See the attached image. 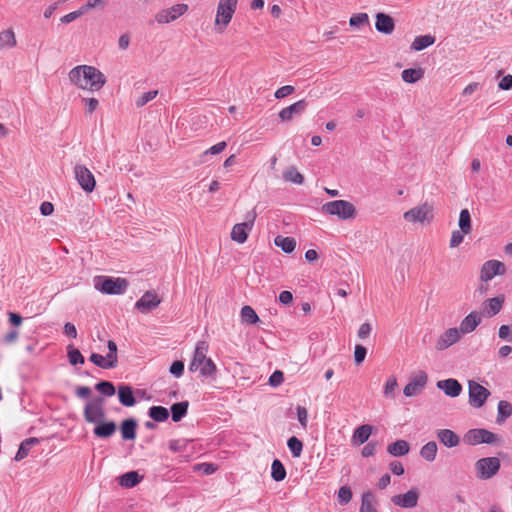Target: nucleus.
<instances>
[{"label": "nucleus", "mask_w": 512, "mask_h": 512, "mask_svg": "<svg viewBox=\"0 0 512 512\" xmlns=\"http://www.w3.org/2000/svg\"><path fill=\"white\" fill-rule=\"evenodd\" d=\"M70 81L80 89L100 90L106 83L105 75L97 68L89 65L74 67L69 72Z\"/></svg>", "instance_id": "f257e3e1"}, {"label": "nucleus", "mask_w": 512, "mask_h": 512, "mask_svg": "<svg viewBox=\"0 0 512 512\" xmlns=\"http://www.w3.org/2000/svg\"><path fill=\"white\" fill-rule=\"evenodd\" d=\"M208 349L209 344L207 341H199L196 344L193 359L189 365V370L191 372L199 370L201 376L215 378L217 368L213 360L206 356Z\"/></svg>", "instance_id": "f03ea898"}, {"label": "nucleus", "mask_w": 512, "mask_h": 512, "mask_svg": "<svg viewBox=\"0 0 512 512\" xmlns=\"http://www.w3.org/2000/svg\"><path fill=\"white\" fill-rule=\"evenodd\" d=\"M434 218V207L428 202L417 205L403 213V219L411 224H430Z\"/></svg>", "instance_id": "7ed1b4c3"}, {"label": "nucleus", "mask_w": 512, "mask_h": 512, "mask_svg": "<svg viewBox=\"0 0 512 512\" xmlns=\"http://www.w3.org/2000/svg\"><path fill=\"white\" fill-rule=\"evenodd\" d=\"M128 285L129 283L125 278H113L107 276H99L95 278V288L103 294H123Z\"/></svg>", "instance_id": "20e7f679"}, {"label": "nucleus", "mask_w": 512, "mask_h": 512, "mask_svg": "<svg viewBox=\"0 0 512 512\" xmlns=\"http://www.w3.org/2000/svg\"><path fill=\"white\" fill-rule=\"evenodd\" d=\"M83 416L86 422L96 424L106 418L105 399L101 396L94 397L84 407Z\"/></svg>", "instance_id": "39448f33"}, {"label": "nucleus", "mask_w": 512, "mask_h": 512, "mask_svg": "<svg viewBox=\"0 0 512 512\" xmlns=\"http://www.w3.org/2000/svg\"><path fill=\"white\" fill-rule=\"evenodd\" d=\"M321 211L324 214L337 216L340 220H347L352 217V203L345 200H334L322 205Z\"/></svg>", "instance_id": "423d86ee"}, {"label": "nucleus", "mask_w": 512, "mask_h": 512, "mask_svg": "<svg viewBox=\"0 0 512 512\" xmlns=\"http://www.w3.org/2000/svg\"><path fill=\"white\" fill-rule=\"evenodd\" d=\"M500 466V460L497 457L481 458L475 463L476 476L481 480L490 479L498 473Z\"/></svg>", "instance_id": "0eeeda50"}, {"label": "nucleus", "mask_w": 512, "mask_h": 512, "mask_svg": "<svg viewBox=\"0 0 512 512\" xmlns=\"http://www.w3.org/2000/svg\"><path fill=\"white\" fill-rule=\"evenodd\" d=\"M237 4L238 0H219L215 24L222 26L220 32H223L224 28H226L232 20V17L237 8Z\"/></svg>", "instance_id": "6e6552de"}, {"label": "nucleus", "mask_w": 512, "mask_h": 512, "mask_svg": "<svg viewBox=\"0 0 512 512\" xmlns=\"http://www.w3.org/2000/svg\"><path fill=\"white\" fill-rule=\"evenodd\" d=\"M469 404L474 408H481L488 397L490 391L474 380L468 381Z\"/></svg>", "instance_id": "1a4fd4ad"}, {"label": "nucleus", "mask_w": 512, "mask_h": 512, "mask_svg": "<svg viewBox=\"0 0 512 512\" xmlns=\"http://www.w3.org/2000/svg\"><path fill=\"white\" fill-rule=\"evenodd\" d=\"M256 212L252 210L247 213L246 221L243 223L235 224L231 231V239L239 244L244 243L248 237V231H250L254 225L256 219Z\"/></svg>", "instance_id": "9d476101"}, {"label": "nucleus", "mask_w": 512, "mask_h": 512, "mask_svg": "<svg viewBox=\"0 0 512 512\" xmlns=\"http://www.w3.org/2000/svg\"><path fill=\"white\" fill-rule=\"evenodd\" d=\"M464 442L468 445H478L482 443L493 444L497 441V436L486 429H470L464 435Z\"/></svg>", "instance_id": "9b49d317"}, {"label": "nucleus", "mask_w": 512, "mask_h": 512, "mask_svg": "<svg viewBox=\"0 0 512 512\" xmlns=\"http://www.w3.org/2000/svg\"><path fill=\"white\" fill-rule=\"evenodd\" d=\"M74 175L78 184L86 193L94 191L96 187L95 177L85 165L76 164L74 167Z\"/></svg>", "instance_id": "f8f14e48"}, {"label": "nucleus", "mask_w": 512, "mask_h": 512, "mask_svg": "<svg viewBox=\"0 0 512 512\" xmlns=\"http://www.w3.org/2000/svg\"><path fill=\"white\" fill-rule=\"evenodd\" d=\"M506 273V267L504 263L499 260H488L483 263L480 270L479 279L482 282H489L495 276H501Z\"/></svg>", "instance_id": "ddd939ff"}, {"label": "nucleus", "mask_w": 512, "mask_h": 512, "mask_svg": "<svg viewBox=\"0 0 512 512\" xmlns=\"http://www.w3.org/2000/svg\"><path fill=\"white\" fill-rule=\"evenodd\" d=\"M460 339L461 334L458 328H448L438 335L434 342V348L436 351H444L459 342Z\"/></svg>", "instance_id": "4468645a"}, {"label": "nucleus", "mask_w": 512, "mask_h": 512, "mask_svg": "<svg viewBox=\"0 0 512 512\" xmlns=\"http://www.w3.org/2000/svg\"><path fill=\"white\" fill-rule=\"evenodd\" d=\"M428 380V376L424 371L416 372L408 384L404 387L403 393L406 397H412L421 392L425 387Z\"/></svg>", "instance_id": "2eb2a0df"}, {"label": "nucleus", "mask_w": 512, "mask_h": 512, "mask_svg": "<svg viewBox=\"0 0 512 512\" xmlns=\"http://www.w3.org/2000/svg\"><path fill=\"white\" fill-rule=\"evenodd\" d=\"M187 9H188V6L186 4L173 5L170 8L163 9V10L159 11L155 15V20L159 24L169 23L171 21L176 20L181 15H183L187 11Z\"/></svg>", "instance_id": "dca6fc26"}, {"label": "nucleus", "mask_w": 512, "mask_h": 512, "mask_svg": "<svg viewBox=\"0 0 512 512\" xmlns=\"http://www.w3.org/2000/svg\"><path fill=\"white\" fill-rule=\"evenodd\" d=\"M161 299L153 290L146 291L143 296L135 303V308L141 313H149L159 306Z\"/></svg>", "instance_id": "f3484780"}, {"label": "nucleus", "mask_w": 512, "mask_h": 512, "mask_svg": "<svg viewBox=\"0 0 512 512\" xmlns=\"http://www.w3.org/2000/svg\"><path fill=\"white\" fill-rule=\"evenodd\" d=\"M307 107L308 102L305 99H301L292 105L283 108L279 112V118L282 121H291L294 116H300L302 113H304Z\"/></svg>", "instance_id": "a211bd4d"}, {"label": "nucleus", "mask_w": 512, "mask_h": 512, "mask_svg": "<svg viewBox=\"0 0 512 512\" xmlns=\"http://www.w3.org/2000/svg\"><path fill=\"white\" fill-rule=\"evenodd\" d=\"M481 321V314L477 311H472L462 319L458 331H460L461 336L463 334L472 333L478 327Z\"/></svg>", "instance_id": "6ab92c4d"}, {"label": "nucleus", "mask_w": 512, "mask_h": 512, "mask_svg": "<svg viewBox=\"0 0 512 512\" xmlns=\"http://www.w3.org/2000/svg\"><path fill=\"white\" fill-rule=\"evenodd\" d=\"M436 386L438 389L442 390L445 395L452 398L458 397L463 390L459 381L453 378L439 380Z\"/></svg>", "instance_id": "aec40b11"}, {"label": "nucleus", "mask_w": 512, "mask_h": 512, "mask_svg": "<svg viewBox=\"0 0 512 512\" xmlns=\"http://www.w3.org/2000/svg\"><path fill=\"white\" fill-rule=\"evenodd\" d=\"M419 494L416 490L411 489L405 494H399L392 498V501L395 505H398L402 508H413L416 506L418 501Z\"/></svg>", "instance_id": "412c9836"}, {"label": "nucleus", "mask_w": 512, "mask_h": 512, "mask_svg": "<svg viewBox=\"0 0 512 512\" xmlns=\"http://www.w3.org/2000/svg\"><path fill=\"white\" fill-rule=\"evenodd\" d=\"M375 28L380 33L390 35L395 29V23L391 16L384 13H377Z\"/></svg>", "instance_id": "4be33fe9"}, {"label": "nucleus", "mask_w": 512, "mask_h": 512, "mask_svg": "<svg viewBox=\"0 0 512 512\" xmlns=\"http://www.w3.org/2000/svg\"><path fill=\"white\" fill-rule=\"evenodd\" d=\"M504 301V295H498L496 297L485 300L483 303V310L486 316L493 317L497 315L502 310Z\"/></svg>", "instance_id": "5701e85b"}, {"label": "nucleus", "mask_w": 512, "mask_h": 512, "mask_svg": "<svg viewBox=\"0 0 512 512\" xmlns=\"http://www.w3.org/2000/svg\"><path fill=\"white\" fill-rule=\"evenodd\" d=\"M436 436L445 447L453 448L460 444V437L450 429H439Z\"/></svg>", "instance_id": "b1692460"}, {"label": "nucleus", "mask_w": 512, "mask_h": 512, "mask_svg": "<svg viewBox=\"0 0 512 512\" xmlns=\"http://www.w3.org/2000/svg\"><path fill=\"white\" fill-rule=\"evenodd\" d=\"M116 431V424L113 421L109 422H98L93 430L95 436L99 438H108L112 436Z\"/></svg>", "instance_id": "393cba45"}, {"label": "nucleus", "mask_w": 512, "mask_h": 512, "mask_svg": "<svg viewBox=\"0 0 512 512\" xmlns=\"http://www.w3.org/2000/svg\"><path fill=\"white\" fill-rule=\"evenodd\" d=\"M118 397L120 403L124 406L131 407L136 403L133 390L128 385L122 384L118 386Z\"/></svg>", "instance_id": "a878e982"}, {"label": "nucleus", "mask_w": 512, "mask_h": 512, "mask_svg": "<svg viewBox=\"0 0 512 512\" xmlns=\"http://www.w3.org/2000/svg\"><path fill=\"white\" fill-rule=\"evenodd\" d=\"M137 421L133 418L126 419L121 424V435L124 440L136 438Z\"/></svg>", "instance_id": "bb28decb"}, {"label": "nucleus", "mask_w": 512, "mask_h": 512, "mask_svg": "<svg viewBox=\"0 0 512 512\" xmlns=\"http://www.w3.org/2000/svg\"><path fill=\"white\" fill-rule=\"evenodd\" d=\"M38 443H39V439L35 438V437L25 439L20 444V447H19L14 459L16 461H21L22 459H24L25 457L28 456L31 448Z\"/></svg>", "instance_id": "cd10ccee"}, {"label": "nucleus", "mask_w": 512, "mask_h": 512, "mask_svg": "<svg viewBox=\"0 0 512 512\" xmlns=\"http://www.w3.org/2000/svg\"><path fill=\"white\" fill-rule=\"evenodd\" d=\"M142 479L137 471H129L119 477V484L125 488L135 487Z\"/></svg>", "instance_id": "c85d7f7f"}, {"label": "nucleus", "mask_w": 512, "mask_h": 512, "mask_svg": "<svg viewBox=\"0 0 512 512\" xmlns=\"http://www.w3.org/2000/svg\"><path fill=\"white\" fill-rule=\"evenodd\" d=\"M423 76L424 70L422 68H409L403 70L401 73L402 80L409 84L418 82Z\"/></svg>", "instance_id": "c756f323"}, {"label": "nucleus", "mask_w": 512, "mask_h": 512, "mask_svg": "<svg viewBox=\"0 0 512 512\" xmlns=\"http://www.w3.org/2000/svg\"><path fill=\"white\" fill-rule=\"evenodd\" d=\"M434 42H435L434 36H432L430 34L420 35V36L415 37V39L413 40V42L411 44V49L414 51H421V50H424L425 48L433 45Z\"/></svg>", "instance_id": "7c9ffc66"}, {"label": "nucleus", "mask_w": 512, "mask_h": 512, "mask_svg": "<svg viewBox=\"0 0 512 512\" xmlns=\"http://www.w3.org/2000/svg\"><path fill=\"white\" fill-rule=\"evenodd\" d=\"M409 444L405 440H397L387 446V452L393 456H404L409 452Z\"/></svg>", "instance_id": "2f4dec72"}, {"label": "nucleus", "mask_w": 512, "mask_h": 512, "mask_svg": "<svg viewBox=\"0 0 512 512\" xmlns=\"http://www.w3.org/2000/svg\"><path fill=\"white\" fill-rule=\"evenodd\" d=\"M373 430V426L369 424L359 426L354 430V441H357L359 444L365 443L373 433Z\"/></svg>", "instance_id": "473e14b6"}, {"label": "nucleus", "mask_w": 512, "mask_h": 512, "mask_svg": "<svg viewBox=\"0 0 512 512\" xmlns=\"http://www.w3.org/2000/svg\"><path fill=\"white\" fill-rule=\"evenodd\" d=\"M459 230L464 234H469L472 231L471 215L468 209H462L459 214L458 221Z\"/></svg>", "instance_id": "72a5a7b5"}, {"label": "nucleus", "mask_w": 512, "mask_h": 512, "mask_svg": "<svg viewBox=\"0 0 512 512\" xmlns=\"http://www.w3.org/2000/svg\"><path fill=\"white\" fill-rule=\"evenodd\" d=\"M148 416L155 422H165L169 418V411L163 406H152L148 410Z\"/></svg>", "instance_id": "f704fd0d"}, {"label": "nucleus", "mask_w": 512, "mask_h": 512, "mask_svg": "<svg viewBox=\"0 0 512 512\" xmlns=\"http://www.w3.org/2000/svg\"><path fill=\"white\" fill-rule=\"evenodd\" d=\"M189 407L188 401L174 403L171 406V415L174 422H179L187 414Z\"/></svg>", "instance_id": "c9c22d12"}, {"label": "nucleus", "mask_w": 512, "mask_h": 512, "mask_svg": "<svg viewBox=\"0 0 512 512\" xmlns=\"http://www.w3.org/2000/svg\"><path fill=\"white\" fill-rule=\"evenodd\" d=\"M240 316L241 321L248 325H254L260 320L255 310L249 305L242 307Z\"/></svg>", "instance_id": "e433bc0d"}, {"label": "nucleus", "mask_w": 512, "mask_h": 512, "mask_svg": "<svg viewBox=\"0 0 512 512\" xmlns=\"http://www.w3.org/2000/svg\"><path fill=\"white\" fill-rule=\"evenodd\" d=\"M17 44L15 33L11 29L0 32V50L13 48Z\"/></svg>", "instance_id": "4c0bfd02"}, {"label": "nucleus", "mask_w": 512, "mask_h": 512, "mask_svg": "<svg viewBox=\"0 0 512 512\" xmlns=\"http://www.w3.org/2000/svg\"><path fill=\"white\" fill-rule=\"evenodd\" d=\"M274 244L280 247L285 253H291L296 247V241L293 237L277 236L274 239Z\"/></svg>", "instance_id": "58836bf2"}, {"label": "nucleus", "mask_w": 512, "mask_h": 512, "mask_svg": "<svg viewBox=\"0 0 512 512\" xmlns=\"http://www.w3.org/2000/svg\"><path fill=\"white\" fill-rule=\"evenodd\" d=\"M89 360L96 366L102 368V369H111L115 368L117 365L114 363V361L110 360L106 356H102L98 353H92L90 355Z\"/></svg>", "instance_id": "ea45409f"}, {"label": "nucleus", "mask_w": 512, "mask_h": 512, "mask_svg": "<svg viewBox=\"0 0 512 512\" xmlns=\"http://www.w3.org/2000/svg\"><path fill=\"white\" fill-rule=\"evenodd\" d=\"M283 179L287 182L301 185L304 182V176L298 172L296 167L290 166L283 172Z\"/></svg>", "instance_id": "a19ab883"}, {"label": "nucleus", "mask_w": 512, "mask_h": 512, "mask_svg": "<svg viewBox=\"0 0 512 512\" xmlns=\"http://www.w3.org/2000/svg\"><path fill=\"white\" fill-rule=\"evenodd\" d=\"M498 413L496 422L498 424H503L507 418H509L512 414V405L507 401H500L498 403Z\"/></svg>", "instance_id": "79ce46f5"}, {"label": "nucleus", "mask_w": 512, "mask_h": 512, "mask_svg": "<svg viewBox=\"0 0 512 512\" xmlns=\"http://www.w3.org/2000/svg\"><path fill=\"white\" fill-rule=\"evenodd\" d=\"M437 444L434 441H430L422 446L420 450V456L428 462L435 460L437 455Z\"/></svg>", "instance_id": "37998d69"}, {"label": "nucleus", "mask_w": 512, "mask_h": 512, "mask_svg": "<svg viewBox=\"0 0 512 512\" xmlns=\"http://www.w3.org/2000/svg\"><path fill=\"white\" fill-rule=\"evenodd\" d=\"M271 477L279 482V481H282L285 479L286 477V469L284 467V465L282 464V462L278 459H275L273 462H272V466H271Z\"/></svg>", "instance_id": "c03bdc74"}, {"label": "nucleus", "mask_w": 512, "mask_h": 512, "mask_svg": "<svg viewBox=\"0 0 512 512\" xmlns=\"http://www.w3.org/2000/svg\"><path fill=\"white\" fill-rule=\"evenodd\" d=\"M287 446L293 457H300L303 450V443L297 437L292 436L287 441Z\"/></svg>", "instance_id": "a18cd8bd"}, {"label": "nucleus", "mask_w": 512, "mask_h": 512, "mask_svg": "<svg viewBox=\"0 0 512 512\" xmlns=\"http://www.w3.org/2000/svg\"><path fill=\"white\" fill-rule=\"evenodd\" d=\"M397 387H398V383H397L396 377L390 376L384 385V390H383L384 396L389 399L394 398L395 391H396Z\"/></svg>", "instance_id": "49530a36"}, {"label": "nucleus", "mask_w": 512, "mask_h": 512, "mask_svg": "<svg viewBox=\"0 0 512 512\" xmlns=\"http://www.w3.org/2000/svg\"><path fill=\"white\" fill-rule=\"evenodd\" d=\"M68 349V359L71 365H77V364H83L84 363V357L81 354V352L74 348L73 345H69L67 347Z\"/></svg>", "instance_id": "de8ad7c7"}, {"label": "nucleus", "mask_w": 512, "mask_h": 512, "mask_svg": "<svg viewBox=\"0 0 512 512\" xmlns=\"http://www.w3.org/2000/svg\"><path fill=\"white\" fill-rule=\"evenodd\" d=\"M95 389L104 396H113L115 394V387L109 381H100L95 385Z\"/></svg>", "instance_id": "09e8293b"}, {"label": "nucleus", "mask_w": 512, "mask_h": 512, "mask_svg": "<svg viewBox=\"0 0 512 512\" xmlns=\"http://www.w3.org/2000/svg\"><path fill=\"white\" fill-rule=\"evenodd\" d=\"M157 95H158V91L157 90H152V91H149V92H145L136 100L135 104L139 108L143 107L148 102H150L151 100L155 99Z\"/></svg>", "instance_id": "8fccbe9b"}, {"label": "nucleus", "mask_w": 512, "mask_h": 512, "mask_svg": "<svg viewBox=\"0 0 512 512\" xmlns=\"http://www.w3.org/2000/svg\"><path fill=\"white\" fill-rule=\"evenodd\" d=\"M352 498V490L348 485L342 486L338 492V501L341 504L348 503Z\"/></svg>", "instance_id": "3c124183"}, {"label": "nucleus", "mask_w": 512, "mask_h": 512, "mask_svg": "<svg viewBox=\"0 0 512 512\" xmlns=\"http://www.w3.org/2000/svg\"><path fill=\"white\" fill-rule=\"evenodd\" d=\"M464 233L461 230H454L451 234L449 246L450 248L458 247L464 240Z\"/></svg>", "instance_id": "603ef678"}, {"label": "nucleus", "mask_w": 512, "mask_h": 512, "mask_svg": "<svg viewBox=\"0 0 512 512\" xmlns=\"http://www.w3.org/2000/svg\"><path fill=\"white\" fill-rule=\"evenodd\" d=\"M226 147H227V143L225 141L219 142V143L213 145L212 147H210L209 149L205 150L202 154V157L204 158L208 154L217 155V154L221 153Z\"/></svg>", "instance_id": "864d4df0"}, {"label": "nucleus", "mask_w": 512, "mask_h": 512, "mask_svg": "<svg viewBox=\"0 0 512 512\" xmlns=\"http://www.w3.org/2000/svg\"><path fill=\"white\" fill-rule=\"evenodd\" d=\"M367 354V349L362 345H356L354 347V362L361 364Z\"/></svg>", "instance_id": "5fc2aeb1"}, {"label": "nucleus", "mask_w": 512, "mask_h": 512, "mask_svg": "<svg viewBox=\"0 0 512 512\" xmlns=\"http://www.w3.org/2000/svg\"><path fill=\"white\" fill-rule=\"evenodd\" d=\"M187 442L183 439H173L169 442V449L173 452H181L186 449Z\"/></svg>", "instance_id": "6e6d98bb"}, {"label": "nucleus", "mask_w": 512, "mask_h": 512, "mask_svg": "<svg viewBox=\"0 0 512 512\" xmlns=\"http://www.w3.org/2000/svg\"><path fill=\"white\" fill-rule=\"evenodd\" d=\"M294 91H295V88L293 86L285 85V86L278 88L275 91L274 96L276 99H282V98H285L286 96L291 95Z\"/></svg>", "instance_id": "4d7b16f0"}, {"label": "nucleus", "mask_w": 512, "mask_h": 512, "mask_svg": "<svg viewBox=\"0 0 512 512\" xmlns=\"http://www.w3.org/2000/svg\"><path fill=\"white\" fill-rule=\"evenodd\" d=\"M107 347H108L107 358L114 361V363L117 365L118 364V356H117L116 343L112 340H109L107 343Z\"/></svg>", "instance_id": "13d9d810"}, {"label": "nucleus", "mask_w": 512, "mask_h": 512, "mask_svg": "<svg viewBox=\"0 0 512 512\" xmlns=\"http://www.w3.org/2000/svg\"><path fill=\"white\" fill-rule=\"evenodd\" d=\"M498 336L502 340L512 341V327L501 325L498 330Z\"/></svg>", "instance_id": "bf43d9fd"}, {"label": "nucleus", "mask_w": 512, "mask_h": 512, "mask_svg": "<svg viewBox=\"0 0 512 512\" xmlns=\"http://www.w3.org/2000/svg\"><path fill=\"white\" fill-rule=\"evenodd\" d=\"M83 11L80 10V8L78 10H75L71 13H68L66 15H64L63 17L60 18V21L61 23L63 24H68V23H71L73 22L74 20H76L77 18L83 16Z\"/></svg>", "instance_id": "052dcab7"}, {"label": "nucleus", "mask_w": 512, "mask_h": 512, "mask_svg": "<svg viewBox=\"0 0 512 512\" xmlns=\"http://www.w3.org/2000/svg\"><path fill=\"white\" fill-rule=\"evenodd\" d=\"M284 381V374L282 371L276 370L269 377V384L273 387L279 386Z\"/></svg>", "instance_id": "680f3d73"}, {"label": "nucleus", "mask_w": 512, "mask_h": 512, "mask_svg": "<svg viewBox=\"0 0 512 512\" xmlns=\"http://www.w3.org/2000/svg\"><path fill=\"white\" fill-rule=\"evenodd\" d=\"M170 373L176 377H180L184 372V363L182 361H174L169 369Z\"/></svg>", "instance_id": "e2e57ef3"}, {"label": "nucleus", "mask_w": 512, "mask_h": 512, "mask_svg": "<svg viewBox=\"0 0 512 512\" xmlns=\"http://www.w3.org/2000/svg\"><path fill=\"white\" fill-rule=\"evenodd\" d=\"M371 331H372V326H371V324H369V323H363V324L359 327V329H358V331H357V336H358V338H359V339H362V340H363V339H366V338L370 335Z\"/></svg>", "instance_id": "0e129e2a"}, {"label": "nucleus", "mask_w": 512, "mask_h": 512, "mask_svg": "<svg viewBox=\"0 0 512 512\" xmlns=\"http://www.w3.org/2000/svg\"><path fill=\"white\" fill-rule=\"evenodd\" d=\"M366 25L370 28L369 17L366 13H358L354 15V27Z\"/></svg>", "instance_id": "69168bd1"}, {"label": "nucleus", "mask_w": 512, "mask_h": 512, "mask_svg": "<svg viewBox=\"0 0 512 512\" xmlns=\"http://www.w3.org/2000/svg\"><path fill=\"white\" fill-rule=\"evenodd\" d=\"M195 469L202 471L205 475H210L216 471V466L212 463H201L197 464Z\"/></svg>", "instance_id": "338daca9"}, {"label": "nucleus", "mask_w": 512, "mask_h": 512, "mask_svg": "<svg viewBox=\"0 0 512 512\" xmlns=\"http://www.w3.org/2000/svg\"><path fill=\"white\" fill-rule=\"evenodd\" d=\"M373 496L371 494H365L362 498V507L360 512H371L372 511V503Z\"/></svg>", "instance_id": "774afa93"}]
</instances>
